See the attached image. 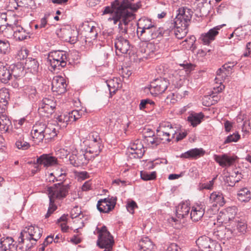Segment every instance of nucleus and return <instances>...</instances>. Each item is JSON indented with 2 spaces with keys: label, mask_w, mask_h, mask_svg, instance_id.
<instances>
[{
  "label": "nucleus",
  "mask_w": 251,
  "mask_h": 251,
  "mask_svg": "<svg viewBox=\"0 0 251 251\" xmlns=\"http://www.w3.org/2000/svg\"><path fill=\"white\" fill-rule=\"evenodd\" d=\"M25 93L30 99H34L37 94L36 90L33 86H27L25 90Z\"/></svg>",
  "instance_id": "5fc2aeb1"
},
{
  "label": "nucleus",
  "mask_w": 251,
  "mask_h": 251,
  "mask_svg": "<svg viewBox=\"0 0 251 251\" xmlns=\"http://www.w3.org/2000/svg\"><path fill=\"white\" fill-rule=\"evenodd\" d=\"M12 25H8L7 26L5 25H0V32L2 33L4 36L9 37V36H12Z\"/></svg>",
  "instance_id": "de8ad7c7"
},
{
  "label": "nucleus",
  "mask_w": 251,
  "mask_h": 251,
  "mask_svg": "<svg viewBox=\"0 0 251 251\" xmlns=\"http://www.w3.org/2000/svg\"><path fill=\"white\" fill-rule=\"evenodd\" d=\"M116 52L118 55L120 53H127L130 48V44L126 37L117 36L115 40Z\"/></svg>",
  "instance_id": "f8f14e48"
},
{
  "label": "nucleus",
  "mask_w": 251,
  "mask_h": 251,
  "mask_svg": "<svg viewBox=\"0 0 251 251\" xmlns=\"http://www.w3.org/2000/svg\"><path fill=\"white\" fill-rule=\"evenodd\" d=\"M127 210L131 214H133L134 212V209L138 208L136 202L134 201H128L126 205Z\"/></svg>",
  "instance_id": "13d9d810"
},
{
  "label": "nucleus",
  "mask_w": 251,
  "mask_h": 251,
  "mask_svg": "<svg viewBox=\"0 0 251 251\" xmlns=\"http://www.w3.org/2000/svg\"><path fill=\"white\" fill-rule=\"evenodd\" d=\"M137 33L138 37L144 42H148L152 39L161 36H168L169 35V31L164 27H159L156 25L147 28L146 29L140 30Z\"/></svg>",
  "instance_id": "20e7f679"
},
{
  "label": "nucleus",
  "mask_w": 251,
  "mask_h": 251,
  "mask_svg": "<svg viewBox=\"0 0 251 251\" xmlns=\"http://www.w3.org/2000/svg\"><path fill=\"white\" fill-rule=\"evenodd\" d=\"M189 22L186 21L185 20L181 18L180 17L178 16H176V18L173 21V22H171L168 23L166 25L165 28L166 29H167L169 31V33L170 31H172V30L175 28V27L179 26L180 27H183L185 28H187V27L189 25Z\"/></svg>",
  "instance_id": "4be33fe9"
},
{
  "label": "nucleus",
  "mask_w": 251,
  "mask_h": 251,
  "mask_svg": "<svg viewBox=\"0 0 251 251\" xmlns=\"http://www.w3.org/2000/svg\"><path fill=\"white\" fill-rule=\"evenodd\" d=\"M12 34L16 40L22 41L29 37V32L24 28L19 20H15L12 25Z\"/></svg>",
  "instance_id": "ddd939ff"
},
{
  "label": "nucleus",
  "mask_w": 251,
  "mask_h": 251,
  "mask_svg": "<svg viewBox=\"0 0 251 251\" xmlns=\"http://www.w3.org/2000/svg\"><path fill=\"white\" fill-rule=\"evenodd\" d=\"M10 126H11V122L9 117L6 115L0 114V130L6 132Z\"/></svg>",
  "instance_id": "7c9ffc66"
},
{
  "label": "nucleus",
  "mask_w": 251,
  "mask_h": 251,
  "mask_svg": "<svg viewBox=\"0 0 251 251\" xmlns=\"http://www.w3.org/2000/svg\"><path fill=\"white\" fill-rule=\"evenodd\" d=\"M12 78V72L9 66L4 62L0 61V81L7 83Z\"/></svg>",
  "instance_id": "a211bd4d"
},
{
  "label": "nucleus",
  "mask_w": 251,
  "mask_h": 251,
  "mask_svg": "<svg viewBox=\"0 0 251 251\" xmlns=\"http://www.w3.org/2000/svg\"><path fill=\"white\" fill-rule=\"evenodd\" d=\"M222 25H218L210 29L206 33L201 34L199 40L205 45H209L215 39V37L219 34V30L222 28Z\"/></svg>",
  "instance_id": "2eb2a0df"
},
{
  "label": "nucleus",
  "mask_w": 251,
  "mask_h": 251,
  "mask_svg": "<svg viewBox=\"0 0 251 251\" xmlns=\"http://www.w3.org/2000/svg\"><path fill=\"white\" fill-rule=\"evenodd\" d=\"M101 150L100 143L90 142L88 148L85 151L88 155L92 157V159L99 155Z\"/></svg>",
  "instance_id": "b1692460"
},
{
  "label": "nucleus",
  "mask_w": 251,
  "mask_h": 251,
  "mask_svg": "<svg viewBox=\"0 0 251 251\" xmlns=\"http://www.w3.org/2000/svg\"><path fill=\"white\" fill-rule=\"evenodd\" d=\"M51 89L53 92L61 95L66 92L67 84L64 77L61 76H54L51 82Z\"/></svg>",
  "instance_id": "4468645a"
},
{
  "label": "nucleus",
  "mask_w": 251,
  "mask_h": 251,
  "mask_svg": "<svg viewBox=\"0 0 251 251\" xmlns=\"http://www.w3.org/2000/svg\"><path fill=\"white\" fill-rule=\"evenodd\" d=\"M97 230L99 233L97 240L98 246L100 248L112 247L114 240L110 232L107 230L106 227L103 226L100 229L97 227Z\"/></svg>",
  "instance_id": "0eeeda50"
},
{
  "label": "nucleus",
  "mask_w": 251,
  "mask_h": 251,
  "mask_svg": "<svg viewBox=\"0 0 251 251\" xmlns=\"http://www.w3.org/2000/svg\"><path fill=\"white\" fill-rule=\"evenodd\" d=\"M19 6H21V5L16 0H10L8 5L10 10L17 9Z\"/></svg>",
  "instance_id": "0e129e2a"
},
{
  "label": "nucleus",
  "mask_w": 251,
  "mask_h": 251,
  "mask_svg": "<svg viewBox=\"0 0 251 251\" xmlns=\"http://www.w3.org/2000/svg\"><path fill=\"white\" fill-rule=\"evenodd\" d=\"M70 188L69 184H64L62 182L54 184L52 186L48 188L50 204L48 212L45 215L46 218L49 217L57 209V206L54 203L55 201H60L65 198L69 193Z\"/></svg>",
  "instance_id": "f03ea898"
},
{
  "label": "nucleus",
  "mask_w": 251,
  "mask_h": 251,
  "mask_svg": "<svg viewBox=\"0 0 251 251\" xmlns=\"http://www.w3.org/2000/svg\"><path fill=\"white\" fill-rule=\"evenodd\" d=\"M179 129V126H176L175 124L172 125L168 130H162V135L168 137L166 138L168 142H170L172 138H174L175 135L177 133Z\"/></svg>",
  "instance_id": "c85d7f7f"
},
{
  "label": "nucleus",
  "mask_w": 251,
  "mask_h": 251,
  "mask_svg": "<svg viewBox=\"0 0 251 251\" xmlns=\"http://www.w3.org/2000/svg\"><path fill=\"white\" fill-rule=\"evenodd\" d=\"M144 152L143 145L139 140L131 144L130 148H128V152L129 155H131L134 158H141Z\"/></svg>",
  "instance_id": "f3484780"
},
{
  "label": "nucleus",
  "mask_w": 251,
  "mask_h": 251,
  "mask_svg": "<svg viewBox=\"0 0 251 251\" xmlns=\"http://www.w3.org/2000/svg\"><path fill=\"white\" fill-rule=\"evenodd\" d=\"M16 146L19 149L25 150L28 149L30 147L29 144L20 138L16 142Z\"/></svg>",
  "instance_id": "6e6d98bb"
},
{
  "label": "nucleus",
  "mask_w": 251,
  "mask_h": 251,
  "mask_svg": "<svg viewBox=\"0 0 251 251\" xmlns=\"http://www.w3.org/2000/svg\"><path fill=\"white\" fill-rule=\"evenodd\" d=\"M35 129L33 128L31 131V135L33 141L36 144H39L40 143L42 142L44 139H45V134L44 133L40 131L34 130Z\"/></svg>",
  "instance_id": "58836bf2"
},
{
  "label": "nucleus",
  "mask_w": 251,
  "mask_h": 251,
  "mask_svg": "<svg viewBox=\"0 0 251 251\" xmlns=\"http://www.w3.org/2000/svg\"><path fill=\"white\" fill-rule=\"evenodd\" d=\"M244 29L247 31V34H251V14L249 15L246 18L245 21L243 23Z\"/></svg>",
  "instance_id": "3c124183"
},
{
  "label": "nucleus",
  "mask_w": 251,
  "mask_h": 251,
  "mask_svg": "<svg viewBox=\"0 0 251 251\" xmlns=\"http://www.w3.org/2000/svg\"><path fill=\"white\" fill-rule=\"evenodd\" d=\"M238 233L237 236L244 234L246 231L247 225L244 222L238 221L236 228H235Z\"/></svg>",
  "instance_id": "09e8293b"
},
{
  "label": "nucleus",
  "mask_w": 251,
  "mask_h": 251,
  "mask_svg": "<svg viewBox=\"0 0 251 251\" xmlns=\"http://www.w3.org/2000/svg\"><path fill=\"white\" fill-rule=\"evenodd\" d=\"M196 243L201 251H222L220 244L206 236L199 237Z\"/></svg>",
  "instance_id": "423d86ee"
},
{
  "label": "nucleus",
  "mask_w": 251,
  "mask_h": 251,
  "mask_svg": "<svg viewBox=\"0 0 251 251\" xmlns=\"http://www.w3.org/2000/svg\"><path fill=\"white\" fill-rule=\"evenodd\" d=\"M91 159L92 157L82 150L77 152L76 154H72L69 157L70 164L75 167L86 165Z\"/></svg>",
  "instance_id": "6e6552de"
},
{
  "label": "nucleus",
  "mask_w": 251,
  "mask_h": 251,
  "mask_svg": "<svg viewBox=\"0 0 251 251\" xmlns=\"http://www.w3.org/2000/svg\"><path fill=\"white\" fill-rule=\"evenodd\" d=\"M210 201L212 202H214L213 206L215 205L217 206H222L225 203L224 196L223 194L220 192H213L212 193L209 197Z\"/></svg>",
  "instance_id": "bb28decb"
},
{
  "label": "nucleus",
  "mask_w": 251,
  "mask_h": 251,
  "mask_svg": "<svg viewBox=\"0 0 251 251\" xmlns=\"http://www.w3.org/2000/svg\"><path fill=\"white\" fill-rule=\"evenodd\" d=\"M56 105V102L51 98H45L39 104V110L45 112L47 114H51Z\"/></svg>",
  "instance_id": "dca6fc26"
},
{
  "label": "nucleus",
  "mask_w": 251,
  "mask_h": 251,
  "mask_svg": "<svg viewBox=\"0 0 251 251\" xmlns=\"http://www.w3.org/2000/svg\"><path fill=\"white\" fill-rule=\"evenodd\" d=\"M240 138V135L238 134V133H234L233 134H231L228 136L225 139L224 143L226 144L233 142H236L238 141Z\"/></svg>",
  "instance_id": "603ef678"
},
{
  "label": "nucleus",
  "mask_w": 251,
  "mask_h": 251,
  "mask_svg": "<svg viewBox=\"0 0 251 251\" xmlns=\"http://www.w3.org/2000/svg\"><path fill=\"white\" fill-rule=\"evenodd\" d=\"M58 125L62 127H66L70 121L68 114H63L59 116L57 118Z\"/></svg>",
  "instance_id": "37998d69"
},
{
  "label": "nucleus",
  "mask_w": 251,
  "mask_h": 251,
  "mask_svg": "<svg viewBox=\"0 0 251 251\" xmlns=\"http://www.w3.org/2000/svg\"><path fill=\"white\" fill-rule=\"evenodd\" d=\"M67 61L66 52L63 50H54L50 51L47 58V63L51 68V72L56 70H60L66 66Z\"/></svg>",
  "instance_id": "7ed1b4c3"
},
{
  "label": "nucleus",
  "mask_w": 251,
  "mask_h": 251,
  "mask_svg": "<svg viewBox=\"0 0 251 251\" xmlns=\"http://www.w3.org/2000/svg\"><path fill=\"white\" fill-rule=\"evenodd\" d=\"M204 206L201 204L194 205L191 208L190 218L193 221H199L204 214Z\"/></svg>",
  "instance_id": "aec40b11"
},
{
  "label": "nucleus",
  "mask_w": 251,
  "mask_h": 251,
  "mask_svg": "<svg viewBox=\"0 0 251 251\" xmlns=\"http://www.w3.org/2000/svg\"><path fill=\"white\" fill-rule=\"evenodd\" d=\"M197 3V9H198L201 13H207L209 12V8L210 7V2H208L207 0H196Z\"/></svg>",
  "instance_id": "ea45409f"
},
{
  "label": "nucleus",
  "mask_w": 251,
  "mask_h": 251,
  "mask_svg": "<svg viewBox=\"0 0 251 251\" xmlns=\"http://www.w3.org/2000/svg\"><path fill=\"white\" fill-rule=\"evenodd\" d=\"M188 29L179 26L175 27L172 31H170V34H174L177 39H182L187 33Z\"/></svg>",
  "instance_id": "4c0bfd02"
},
{
  "label": "nucleus",
  "mask_w": 251,
  "mask_h": 251,
  "mask_svg": "<svg viewBox=\"0 0 251 251\" xmlns=\"http://www.w3.org/2000/svg\"><path fill=\"white\" fill-rule=\"evenodd\" d=\"M178 13L177 16L180 17L183 20H186L187 22H190L192 18V11L191 9L187 8H181L178 10Z\"/></svg>",
  "instance_id": "c9c22d12"
},
{
  "label": "nucleus",
  "mask_w": 251,
  "mask_h": 251,
  "mask_svg": "<svg viewBox=\"0 0 251 251\" xmlns=\"http://www.w3.org/2000/svg\"><path fill=\"white\" fill-rule=\"evenodd\" d=\"M203 117L204 115L201 112L192 113L188 117V121L193 126H196L201 123Z\"/></svg>",
  "instance_id": "2f4dec72"
},
{
  "label": "nucleus",
  "mask_w": 251,
  "mask_h": 251,
  "mask_svg": "<svg viewBox=\"0 0 251 251\" xmlns=\"http://www.w3.org/2000/svg\"><path fill=\"white\" fill-rule=\"evenodd\" d=\"M37 241H26L24 243H21L20 244L19 243V245L21 244H25V248H24V251H29L33 247L34 245H35L36 242Z\"/></svg>",
  "instance_id": "e2e57ef3"
},
{
  "label": "nucleus",
  "mask_w": 251,
  "mask_h": 251,
  "mask_svg": "<svg viewBox=\"0 0 251 251\" xmlns=\"http://www.w3.org/2000/svg\"><path fill=\"white\" fill-rule=\"evenodd\" d=\"M43 229L37 226H30L22 230L19 237L18 243L26 241H37L41 237Z\"/></svg>",
  "instance_id": "39448f33"
},
{
  "label": "nucleus",
  "mask_w": 251,
  "mask_h": 251,
  "mask_svg": "<svg viewBox=\"0 0 251 251\" xmlns=\"http://www.w3.org/2000/svg\"><path fill=\"white\" fill-rule=\"evenodd\" d=\"M156 106V104L152 100L147 99L142 100L139 104V108L140 110H143L145 108H154Z\"/></svg>",
  "instance_id": "a19ab883"
},
{
  "label": "nucleus",
  "mask_w": 251,
  "mask_h": 251,
  "mask_svg": "<svg viewBox=\"0 0 251 251\" xmlns=\"http://www.w3.org/2000/svg\"><path fill=\"white\" fill-rule=\"evenodd\" d=\"M225 240H228L233 237L237 236L238 233L235 229L224 227Z\"/></svg>",
  "instance_id": "49530a36"
},
{
  "label": "nucleus",
  "mask_w": 251,
  "mask_h": 251,
  "mask_svg": "<svg viewBox=\"0 0 251 251\" xmlns=\"http://www.w3.org/2000/svg\"><path fill=\"white\" fill-rule=\"evenodd\" d=\"M154 25V24L150 19L141 18L137 23V33L139 32L140 30H145Z\"/></svg>",
  "instance_id": "cd10ccee"
},
{
  "label": "nucleus",
  "mask_w": 251,
  "mask_h": 251,
  "mask_svg": "<svg viewBox=\"0 0 251 251\" xmlns=\"http://www.w3.org/2000/svg\"><path fill=\"white\" fill-rule=\"evenodd\" d=\"M141 251H155V246L152 241L147 237L143 238L139 243Z\"/></svg>",
  "instance_id": "393cba45"
},
{
  "label": "nucleus",
  "mask_w": 251,
  "mask_h": 251,
  "mask_svg": "<svg viewBox=\"0 0 251 251\" xmlns=\"http://www.w3.org/2000/svg\"><path fill=\"white\" fill-rule=\"evenodd\" d=\"M172 125L168 122H164L161 123L159 126L160 132L162 133L163 130H168L170 127H172Z\"/></svg>",
  "instance_id": "338daca9"
},
{
  "label": "nucleus",
  "mask_w": 251,
  "mask_h": 251,
  "mask_svg": "<svg viewBox=\"0 0 251 251\" xmlns=\"http://www.w3.org/2000/svg\"><path fill=\"white\" fill-rule=\"evenodd\" d=\"M107 84L109 88L110 94L115 93L116 91L121 87V84L119 82L118 78L109 80L107 81Z\"/></svg>",
  "instance_id": "72a5a7b5"
},
{
  "label": "nucleus",
  "mask_w": 251,
  "mask_h": 251,
  "mask_svg": "<svg viewBox=\"0 0 251 251\" xmlns=\"http://www.w3.org/2000/svg\"><path fill=\"white\" fill-rule=\"evenodd\" d=\"M166 251H181V248L176 243H171Z\"/></svg>",
  "instance_id": "774afa93"
},
{
  "label": "nucleus",
  "mask_w": 251,
  "mask_h": 251,
  "mask_svg": "<svg viewBox=\"0 0 251 251\" xmlns=\"http://www.w3.org/2000/svg\"><path fill=\"white\" fill-rule=\"evenodd\" d=\"M236 214V212L235 207H228L224 214V219L225 221L227 220L228 221H232L235 219Z\"/></svg>",
  "instance_id": "79ce46f5"
},
{
  "label": "nucleus",
  "mask_w": 251,
  "mask_h": 251,
  "mask_svg": "<svg viewBox=\"0 0 251 251\" xmlns=\"http://www.w3.org/2000/svg\"><path fill=\"white\" fill-rule=\"evenodd\" d=\"M10 51V44L7 40L0 39V53L7 54Z\"/></svg>",
  "instance_id": "a18cd8bd"
},
{
  "label": "nucleus",
  "mask_w": 251,
  "mask_h": 251,
  "mask_svg": "<svg viewBox=\"0 0 251 251\" xmlns=\"http://www.w3.org/2000/svg\"><path fill=\"white\" fill-rule=\"evenodd\" d=\"M81 212L80 208L77 206H75L71 211V217L72 219L75 218L80 215Z\"/></svg>",
  "instance_id": "680f3d73"
},
{
  "label": "nucleus",
  "mask_w": 251,
  "mask_h": 251,
  "mask_svg": "<svg viewBox=\"0 0 251 251\" xmlns=\"http://www.w3.org/2000/svg\"><path fill=\"white\" fill-rule=\"evenodd\" d=\"M46 125L45 122L38 121L34 125L32 128L35 129L34 130H37V131L43 133L45 131Z\"/></svg>",
  "instance_id": "4d7b16f0"
},
{
  "label": "nucleus",
  "mask_w": 251,
  "mask_h": 251,
  "mask_svg": "<svg viewBox=\"0 0 251 251\" xmlns=\"http://www.w3.org/2000/svg\"><path fill=\"white\" fill-rule=\"evenodd\" d=\"M133 0H115L111 6L105 7L103 14H113L112 19L116 24L120 22L119 34L117 36L128 37V23L134 18L133 12L137 11L140 6L138 3H133Z\"/></svg>",
  "instance_id": "f257e3e1"
},
{
  "label": "nucleus",
  "mask_w": 251,
  "mask_h": 251,
  "mask_svg": "<svg viewBox=\"0 0 251 251\" xmlns=\"http://www.w3.org/2000/svg\"><path fill=\"white\" fill-rule=\"evenodd\" d=\"M25 65L32 73L35 74L38 71L39 64L36 59L31 57L27 58L26 59Z\"/></svg>",
  "instance_id": "c756f323"
},
{
  "label": "nucleus",
  "mask_w": 251,
  "mask_h": 251,
  "mask_svg": "<svg viewBox=\"0 0 251 251\" xmlns=\"http://www.w3.org/2000/svg\"><path fill=\"white\" fill-rule=\"evenodd\" d=\"M44 133L45 134V139L49 140L54 138L57 135L55 128L51 125H46L45 130Z\"/></svg>",
  "instance_id": "e433bc0d"
},
{
  "label": "nucleus",
  "mask_w": 251,
  "mask_h": 251,
  "mask_svg": "<svg viewBox=\"0 0 251 251\" xmlns=\"http://www.w3.org/2000/svg\"><path fill=\"white\" fill-rule=\"evenodd\" d=\"M191 208L187 203L179 204L176 209V216L178 218L183 219L188 216Z\"/></svg>",
  "instance_id": "a878e982"
},
{
  "label": "nucleus",
  "mask_w": 251,
  "mask_h": 251,
  "mask_svg": "<svg viewBox=\"0 0 251 251\" xmlns=\"http://www.w3.org/2000/svg\"><path fill=\"white\" fill-rule=\"evenodd\" d=\"M37 162L39 164L48 167L56 165L57 159L55 157L50 156V154H43L37 159Z\"/></svg>",
  "instance_id": "5701e85b"
},
{
  "label": "nucleus",
  "mask_w": 251,
  "mask_h": 251,
  "mask_svg": "<svg viewBox=\"0 0 251 251\" xmlns=\"http://www.w3.org/2000/svg\"><path fill=\"white\" fill-rule=\"evenodd\" d=\"M68 116L70 119V121L75 122L77 120L80 118L81 117V112L78 110H73L71 112H69Z\"/></svg>",
  "instance_id": "864d4df0"
},
{
  "label": "nucleus",
  "mask_w": 251,
  "mask_h": 251,
  "mask_svg": "<svg viewBox=\"0 0 251 251\" xmlns=\"http://www.w3.org/2000/svg\"><path fill=\"white\" fill-rule=\"evenodd\" d=\"M141 178L145 181L153 180L156 178V172H148L146 171H141Z\"/></svg>",
  "instance_id": "c03bdc74"
},
{
  "label": "nucleus",
  "mask_w": 251,
  "mask_h": 251,
  "mask_svg": "<svg viewBox=\"0 0 251 251\" xmlns=\"http://www.w3.org/2000/svg\"><path fill=\"white\" fill-rule=\"evenodd\" d=\"M214 159L219 165L222 167H229L233 164L235 160L233 156H229L226 154L223 155H214Z\"/></svg>",
  "instance_id": "6ab92c4d"
},
{
  "label": "nucleus",
  "mask_w": 251,
  "mask_h": 251,
  "mask_svg": "<svg viewBox=\"0 0 251 251\" xmlns=\"http://www.w3.org/2000/svg\"><path fill=\"white\" fill-rule=\"evenodd\" d=\"M116 201V197H108L103 199H100L98 201L97 208L100 212L108 213L114 208Z\"/></svg>",
  "instance_id": "9b49d317"
},
{
  "label": "nucleus",
  "mask_w": 251,
  "mask_h": 251,
  "mask_svg": "<svg viewBox=\"0 0 251 251\" xmlns=\"http://www.w3.org/2000/svg\"><path fill=\"white\" fill-rule=\"evenodd\" d=\"M169 85L167 79L163 78H157L151 82L149 88L152 95H157L163 93Z\"/></svg>",
  "instance_id": "1a4fd4ad"
},
{
  "label": "nucleus",
  "mask_w": 251,
  "mask_h": 251,
  "mask_svg": "<svg viewBox=\"0 0 251 251\" xmlns=\"http://www.w3.org/2000/svg\"><path fill=\"white\" fill-rule=\"evenodd\" d=\"M97 35L98 32L96 31V28L95 26H92L91 27L89 33L87 34V38H90L91 40H95L96 39Z\"/></svg>",
  "instance_id": "052dcab7"
},
{
  "label": "nucleus",
  "mask_w": 251,
  "mask_h": 251,
  "mask_svg": "<svg viewBox=\"0 0 251 251\" xmlns=\"http://www.w3.org/2000/svg\"><path fill=\"white\" fill-rule=\"evenodd\" d=\"M205 151L201 148L191 149L180 155V157L183 159H197L204 155Z\"/></svg>",
  "instance_id": "412c9836"
},
{
  "label": "nucleus",
  "mask_w": 251,
  "mask_h": 251,
  "mask_svg": "<svg viewBox=\"0 0 251 251\" xmlns=\"http://www.w3.org/2000/svg\"><path fill=\"white\" fill-rule=\"evenodd\" d=\"M90 142L100 143V139L97 132H93L89 136Z\"/></svg>",
  "instance_id": "69168bd1"
},
{
  "label": "nucleus",
  "mask_w": 251,
  "mask_h": 251,
  "mask_svg": "<svg viewBox=\"0 0 251 251\" xmlns=\"http://www.w3.org/2000/svg\"><path fill=\"white\" fill-rule=\"evenodd\" d=\"M224 227H220L219 229L214 231L213 235L220 240H225Z\"/></svg>",
  "instance_id": "bf43d9fd"
},
{
  "label": "nucleus",
  "mask_w": 251,
  "mask_h": 251,
  "mask_svg": "<svg viewBox=\"0 0 251 251\" xmlns=\"http://www.w3.org/2000/svg\"><path fill=\"white\" fill-rule=\"evenodd\" d=\"M237 196L240 201L247 202L251 199V193L247 188H243L238 191Z\"/></svg>",
  "instance_id": "473e14b6"
},
{
  "label": "nucleus",
  "mask_w": 251,
  "mask_h": 251,
  "mask_svg": "<svg viewBox=\"0 0 251 251\" xmlns=\"http://www.w3.org/2000/svg\"><path fill=\"white\" fill-rule=\"evenodd\" d=\"M57 36L62 40L68 41H70V34H73V30L71 29L60 28L56 31Z\"/></svg>",
  "instance_id": "f704fd0d"
},
{
  "label": "nucleus",
  "mask_w": 251,
  "mask_h": 251,
  "mask_svg": "<svg viewBox=\"0 0 251 251\" xmlns=\"http://www.w3.org/2000/svg\"><path fill=\"white\" fill-rule=\"evenodd\" d=\"M0 249L2 251H24V247L18 248L17 242L9 237H3L0 240Z\"/></svg>",
  "instance_id": "9d476101"
},
{
  "label": "nucleus",
  "mask_w": 251,
  "mask_h": 251,
  "mask_svg": "<svg viewBox=\"0 0 251 251\" xmlns=\"http://www.w3.org/2000/svg\"><path fill=\"white\" fill-rule=\"evenodd\" d=\"M12 72V76H13L16 79L24 75L25 71L23 67H18L17 66L13 67L11 70Z\"/></svg>",
  "instance_id": "8fccbe9b"
}]
</instances>
